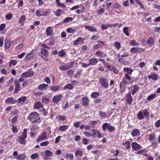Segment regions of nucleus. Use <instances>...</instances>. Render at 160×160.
Returning <instances> with one entry per match:
<instances>
[{
	"label": "nucleus",
	"mask_w": 160,
	"mask_h": 160,
	"mask_svg": "<svg viewBox=\"0 0 160 160\" xmlns=\"http://www.w3.org/2000/svg\"><path fill=\"white\" fill-rule=\"evenodd\" d=\"M107 68L109 70L113 71L115 74H118V71L115 67L113 66L108 65L107 66Z\"/></svg>",
	"instance_id": "13"
},
{
	"label": "nucleus",
	"mask_w": 160,
	"mask_h": 160,
	"mask_svg": "<svg viewBox=\"0 0 160 160\" xmlns=\"http://www.w3.org/2000/svg\"><path fill=\"white\" fill-rule=\"evenodd\" d=\"M155 138V136L154 134H150L149 137V140L151 142L154 141Z\"/></svg>",
	"instance_id": "51"
},
{
	"label": "nucleus",
	"mask_w": 160,
	"mask_h": 160,
	"mask_svg": "<svg viewBox=\"0 0 160 160\" xmlns=\"http://www.w3.org/2000/svg\"><path fill=\"white\" fill-rule=\"evenodd\" d=\"M90 65H95L98 62V59L95 58H93L89 60Z\"/></svg>",
	"instance_id": "24"
},
{
	"label": "nucleus",
	"mask_w": 160,
	"mask_h": 160,
	"mask_svg": "<svg viewBox=\"0 0 160 160\" xmlns=\"http://www.w3.org/2000/svg\"><path fill=\"white\" fill-rule=\"evenodd\" d=\"M93 133L91 134V136L93 137H97L98 138L102 137L100 132L97 129H93L92 130Z\"/></svg>",
	"instance_id": "8"
},
{
	"label": "nucleus",
	"mask_w": 160,
	"mask_h": 160,
	"mask_svg": "<svg viewBox=\"0 0 160 160\" xmlns=\"http://www.w3.org/2000/svg\"><path fill=\"white\" fill-rule=\"evenodd\" d=\"M62 10L60 9H58L55 13V14L57 16H59L62 14Z\"/></svg>",
	"instance_id": "62"
},
{
	"label": "nucleus",
	"mask_w": 160,
	"mask_h": 160,
	"mask_svg": "<svg viewBox=\"0 0 160 160\" xmlns=\"http://www.w3.org/2000/svg\"><path fill=\"white\" fill-rule=\"evenodd\" d=\"M42 104L39 101L36 103L34 106V108L35 109H40L41 108H42Z\"/></svg>",
	"instance_id": "27"
},
{
	"label": "nucleus",
	"mask_w": 160,
	"mask_h": 160,
	"mask_svg": "<svg viewBox=\"0 0 160 160\" xmlns=\"http://www.w3.org/2000/svg\"><path fill=\"white\" fill-rule=\"evenodd\" d=\"M68 126L66 125H63L60 126L59 128V130L63 132H66L68 129Z\"/></svg>",
	"instance_id": "32"
},
{
	"label": "nucleus",
	"mask_w": 160,
	"mask_h": 160,
	"mask_svg": "<svg viewBox=\"0 0 160 160\" xmlns=\"http://www.w3.org/2000/svg\"><path fill=\"white\" fill-rule=\"evenodd\" d=\"M96 55L100 58H103L105 57L106 55L103 52L100 51H98L96 52Z\"/></svg>",
	"instance_id": "31"
},
{
	"label": "nucleus",
	"mask_w": 160,
	"mask_h": 160,
	"mask_svg": "<svg viewBox=\"0 0 160 160\" xmlns=\"http://www.w3.org/2000/svg\"><path fill=\"white\" fill-rule=\"evenodd\" d=\"M66 31L70 33H74L76 31L74 28H69L67 29Z\"/></svg>",
	"instance_id": "38"
},
{
	"label": "nucleus",
	"mask_w": 160,
	"mask_h": 160,
	"mask_svg": "<svg viewBox=\"0 0 160 160\" xmlns=\"http://www.w3.org/2000/svg\"><path fill=\"white\" fill-rule=\"evenodd\" d=\"M62 95L60 94L56 95L53 98L52 101L54 103L57 104L60 101L62 100Z\"/></svg>",
	"instance_id": "5"
},
{
	"label": "nucleus",
	"mask_w": 160,
	"mask_h": 160,
	"mask_svg": "<svg viewBox=\"0 0 160 160\" xmlns=\"http://www.w3.org/2000/svg\"><path fill=\"white\" fill-rule=\"evenodd\" d=\"M48 86V85L47 84L45 83L42 84H40L38 86V88L39 90H46L47 89Z\"/></svg>",
	"instance_id": "19"
},
{
	"label": "nucleus",
	"mask_w": 160,
	"mask_h": 160,
	"mask_svg": "<svg viewBox=\"0 0 160 160\" xmlns=\"http://www.w3.org/2000/svg\"><path fill=\"white\" fill-rule=\"evenodd\" d=\"M85 29H88L89 31L92 32H97V29L93 26H85Z\"/></svg>",
	"instance_id": "21"
},
{
	"label": "nucleus",
	"mask_w": 160,
	"mask_h": 160,
	"mask_svg": "<svg viewBox=\"0 0 160 160\" xmlns=\"http://www.w3.org/2000/svg\"><path fill=\"white\" fill-rule=\"evenodd\" d=\"M41 8H39L38 10L36 12V15L38 17H40L42 15V14L40 12Z\"/></svg>",
	"instance_id": "61"
},
{
	"label": "nucleus",
	"mask_w": 160,
	"mask_h": 160,
	"mask_svg": "<svg viewBox=\"0 0 160 160\" xmlns=\"http://www.w3.org/2000/svg\"><path fill=\"white\" fill-rule=\"evenodd\" d=\"M123 33L125 35L128 37L130 35L129 33V28L128 27H125L123 28Z\"/></svg>",
	"instance_id": "36"
},
{
	"label": "nucleus",
	"mask_w": 160,
	"mask_h": 160,
	"mask_svg": "<svg viewBox=\"0 0 160 160\" xmlns=\"http://www.w3.org/2000/svg\"><path fill=\"white\" fill-rule=\"evenodd\" d=\"M27 129L26 128L24 129L22 135L17 138V141L20 144H24L26 143L25 139L27 137Z\"/></svg>",
	"instance_id": "2"
},
{
	"label": "nucleus",
	"mask_w": 160,
	"mask_h": 160,
	"mask_svg": "<svg viewBox=\"0 0 160 160\" xmlns=\"http://www.w3.org/2000/svg\"><path fill=\"white\" fill-rule=\"evenodd\" d=\"M49 143V142L48 141H46L45 142H43L40 144V145L41 146L44 147L48 145Z\"/></svg>",
	"instance_id": "59"
},
{
	"label": "nucleus",
	"mask_w": 160,
	"mask_h": 160,
	"mask_svg": "<svg viewBox=\"0 0 160 160\" xmlns=\"http://www.w3.org/2000/svg\"><path fill=\"white\" fill-rule=\"evenodd\" d=\"M131 135L133 137L138 136L140 135V132L139 130L137 129H133L131 133Z\"/></svg>",
	"instance_id": "16"
},
{
	"label": "nucleus",
	"mask_w": 160,
	"mask_h": 160,
	"mask_svg": "<svg viewBox=\"0 0 160 160\" xmlns=\"http://www.w3.org/2000/svg\"><path fill=\"white\" fill-rule=\"evenodd\" d=\"M115 129V128L113 126L110 125L108 131L110 132H113Z\"/></svg>",
	"instance_id": "60"
},
{
	"label": "nucleus",
	"mask_w": 160,
	"mask_h": 160,
	"mask_svg": "<svg viewBox=\"0 0 160 160\" xmlns=\"http://www.w3.org/2000/svg\"><path fill=\"white\" fill-rule=\"evenodd\" d=\"M147 43L151 46H153L154 41L153 37H149L147 40Z\"/></svg>",
	"instance_id": "22"
},
{
	"label": "nucleus",
	"mask_w": 160,
	"mask_h": 160,
	"mask_svg": "<svg viewBox=\"0 0 160 160\" xmlns=\"http://www.w3.org/2000/svg\"><path fill=\"white\" fill-rule=\"evenodd\" d=\"M99 82L103 87L106 89L108 88V84L106 78H100L99 79Z\"/></svg>",
	"instance_id": "4"
},
{
	"label": "nucleus",
	"mask_w": 160,
	"mask_h": 160,
	"mask_svg": "<svg viewBox=\"0 0 160 160\" xmlns=\"http://www.w3.org/2000/svg\"><path fill=\"white\" fill-rule=\"evenodd\" d=\"M126 99L127 102L128 104L129 105H131L132 104L133 98L132 97L131 94L130 93H128L127 94Z\"/></svg>",
	"instance_id": "17"
},
{
	"label": "nucleus",
	"mask_w": 160,
	"mask_h": 160,
	"mask_svg": "<svg viewBox=\"0 0 160 160\" xmlns=\"http://www.w3.org/2000/svg\"><path fill=\"white\" fill-rule=\"evenodd\" d=\"M46 32L48 36H50L52 35V31L50 27H49L47 28Z\"/></svg>",
	"instance_id": "37"
},
{
	"label": "nucleus",
	"mask_w": 160,
	"mask_h": 160,
	"mask_svg": "<svg viewBox=\"0 0 160 160\" xmlns=\"http://www.w3.org/2000/svg\"><path fill=\"white\" fill-rule=\"evenodd\" d=\"M49 101L48 98L46 97H43L42 99V102L45 104L48 103Z\"/></svg>",
	"instance_id": "54"
},
{
	"label": "nucleus",
	"mask_w": 160,
	"mask_h": 160,
	"mask_svg": "<svg viewBox=\"0 0 160 160\" xmlns=\"http://www.w3.org/2000/svg\"><path fill=\"white\" fill-rule=\"evenodd\" d=\"M108 24H102L101 25V28L103 30H105L107 29L108 28Z\"/></svg>",
	"instance_id": "58"
},
{
	"label": "nucleus",
	"mask_w": 160,
	"mask_h": 160,
	"mask_svg": "<svg viewBox=\"0 0 160 160\" xmlns=\"http://www.w3.org/2000/svg\"><path fill=\"white\" fill-rule=\"evenodd\" d=\"M133 82V81H130L129 82L127 81L125 78H123L122 79V82L120 83H122V85L123 84H131Z\"/></svg>",
	"instance_id": "45"
},
{
	"label": "nucleus",
	"mask_w": 160,
	"mask_h": 160,
	"mask_svg": "<svg viewBox=\"0 0 160 160\" xmlns=\"http://www.w3.org/2000/svg\"><path fill=\"white\" fill-rule=\"evenodd\" d=\"M30 157L32 159H38L39 158V154L35 153L32 154Z\"/></svg>",
	"instance_id": "49"
},
{
	"label": "nucleus",
	"mask_w": 160,
	"mask_h": 160,
	"mask_svg": "<svg viewBox=\"0 0 160 160\" xmlns=\"http://www.w3.org/2000/svg\"><path fill=\"white\" fill-rule=\"evenodd\" d=\"M27 119L29 120L32 123H40L41 122L39 115L36 112L30 113L27 117Z\"/></svg>",
	"instance_id": "1"
},
{
	"label": "nucleus",
	"mask_w": 160,
	"mask_h": 160,
	"mask_svg": "<svg viewBox=\"0 0 160 160\" xmlns=\"http://www.w3.org/2000/svg\"><path fill=\"white\" fill-rule=\"evenodd\" d=\"M12 15L11 14H7L5 17L6 19L8 20H10L12 18Z\"/></svg>",
	"instance_id": "63"
},
{
	"label": "nucleus",
	"mask_w": 160,
	"mask_h": 160,
	"mask_svg": "<svg viewBox=\"0 0 160 160\" xmlns=\"http://www.w3.org/2000/svg\"><path fill=\"white\" fill-rule=\"evenodd\" d=\"M26 157L27 156L24 153H23L17 156L15 158L19 160H24L26 158Z\"/></svg>",
	"instance_id": "26"
},
{
	"label": "nucleus",
	"mask_w": 160,
	"mask_h": 160,
	"mask_svg": "<svg viewBox=\"0 0 160 160\" xmlns=\"http://www.w3.org/2000/svg\"><path fill=\"white\" fill-rule=\"evenodd\" d=\"M139 88V87L138 85L135 84L133 86V89L132 91V94L134 95L136 92H137Z\"/></svg>",
	"instance_id": "30"
},
{
	"label": "nucleus",
	"mask_w": 160,
	"mask_h": 160,
	"mask_svg": "<svg viewBox=\"0 0 160 160\" xmlns=\"http://www.w3.org/2000/svg\"><path fill=\"white\" fill-rule=\"evenodd\" d=\"M73 88V86L71 84H68L65 86L63 88V90H65L67 89H72Z\"/></svg>",
	"instance_id": "39"
},
{
	"label": "nucleus",
	"mask_w": 160,
	"mask_h": 160,
	"mask_svg": "<svg viewBox=\"0 0 160 160\" xmlns=\"http://www.w3.org/2000/svg\"><path fill=\"white\" fill-rule=\"evenodd\" d=\"M143 115L146 117H148L149 116V113L147 109H144L142 111Z\"/></svg>",
	"instance_id": "50"
},
{
	"label": "nucleus",
	"mask_w": 160,
	"mask_h": 160,
	"mask_svg": "<svg viewBox=\"0 0 160 160\" xmlns=\"http://www.w3.org/2000/svg\"><path fill=\"white\" fill-rule=\"evenodd\" d=\"M83 39L82 38L79 37L74 42L73 44L74 45H77L82 42H83L82 40Z\"/></svg>",
	"instance_id": "28"
},
{
	"label": "nucleus",
	"mask_w": 160,
	"mask_h": 160,
	"mask_svg": "<svg viewBox=\"0 0 160 160\" xmlns=\"http://www.w3.org/2000/svg\"><path fill=\"white\" fill-rule=\"evenodd\" d=\"M66 52L63 50H62L58 52V55L60 57H62L65 55Z\"/></svg>",
	"instance_id": "53"
},
{
	"label": "nucleus",
	"mask_w": 160,
	"mask_h": 160,
	"mask_svg": "<svg viewBox=\"0 0 160 160\" xmlns=\"http://www.w3.org/2000/svg\"><path fill=\"white\" fill-rule=\"evenodd\" d=\"M123 71L126 72L125 74H127L128 75H131L133 72L132 69L130 68H124Z\"/></svg>",
	"instance_id": "25"
},
{
	"label": "nucleus",
	"mask_w": 160,
	"mask_h": 160,
	"mask_svg": "<svg viewBox=\"0 0 160 160\" xmlns=\"http://www.w3.org/2000/svg\"><path fill=\"white\" fill-rule=\"evenodd\" d=\"M147 77L149 79H152L155 81L157 80L158 79V75L155 73L148 75Z\"/></svg>",
	"instance_id": "18"
},
{
	"label": "nucleus",
	"mask_w": 160,
	"mask_h": 160,
	"mask_svg": "<svg viewBox=\"0 0 160 160\" xmlns=\"http://www.w3.org/2000/svg\"><path fill=\"white\" fill-rule=\"evenodd\" d=\"M137 117L139 120H143L144 118V115L142 112L140 111L137 114Z\"/></svg>",
	"instance_id": "29"
},
{
	"label": "nucleus",
	"mask_w": 160,
	"mask_h": 160,
	"mask_svg": "<svg viewBox=\"0 0 160 160\" xmlns=\"http://www.w3.org/2000/svg\"><path fill=\"white\" fill-rule=\"evenodd\" d=\"M47 133L45 132H43L38 137L37 141L40 142L42 140H47Z\"/></svg>",
	"instance_id": "7"
},
{
	"label": "nucleus",
	"mask_w": 160,
	"mask_h": 160,
	"mask_svg": "<svg viewBox=\"0 0 160 160\" xmlns=\"http://www.w3.org/2000/svg\"><path fill=\"white\" fill-rule=\"evenodd\" d=\"M14 82L15 83V88L14 92L15 93H17L20 90V87L19 83L16 80L14 81Z\"/></svg>",
	"instance_id": "11"
},
{
	"label": "nucleus",
	"mask_w": 160,
	"mask_h": 160,
	"mask_svg": "<svg viewBox=\"0 0 160 160\" xmlns=\"http://www.w3.org/2000/svg\"><path fill=\"white\" fill-rule=\"evenodd\" d=\"M143 50V49L141 48L133 47L131 49L130 52L132 53H139L141 52V50Z\"/></svg>",
	"instance_id": "14"
},
{
	"label": "nucleus",
	"mask_w": 160,
	"mask_h": 160,
	"mask_svg": "<svg viewBox=\"0 0 160 160\" xmlns=\"http://www.w3.org/2000/svg\"><path fill=\"white\" fill-rule=\"evenodd\" d=\"M11 41L10 39L7 38L5 41V48L7 49L9 48L11 46Z\"/></svg>",
	"instance_id": "20"
},
{
	"label": "nucleus",
	"mask_w": 160,
	"mask_h": 160,
	"mask_svg": "<svg viewBox=\"0 0 160 160\" xmlns=\"http://www.w3.org/2000/svg\"><path fill=\"white\" fill-rule=\"evenodd\" d=\"M82 104L84 106L87 105L89 102V99L87 96L83 97L82 99Z\"/></svg>",
	"instance_id": "12"
},
{
	"label": "nucleus",
	"mask_w": 160,
	"mask_h": 160,
	"mask_svg": "<svg viewBox=\"0 0 160 160\" xmlns=\"http://www.w3.org/2000/svg\"><path fill=\"white\" fill-rule=\"evenodd\" d=\"M23 46V45L21 43L18 44L15 47V49L17 50H19L20 49L22 48Z\"/></svg>",
	"instance_id": "64"
},
{
	"label": "nucleus",
	"mask_w": 160,
	"mask_h": 160,
	"mask_svg": "<svg viewBox=\"0 0 160 160\" xmlns=\"http://www.w3.org/2000/svg\"><path fill=\"white\" fill-rule=\"evenodd\" d=\"M123 145H126L125 148L128 149L131 148L130 146V143L128 141H127L125 142H123Z\"/></svg>",
	"instance_id": "41"
},
{
	"label": "nucleus",
	"mask_w": 160,
	"mask_h": 160,
	"mask_svg": "<svg viewBox=\"0 0 160 160\" xmlns=\"http://www.w3.org/2000/svg\"><path fill=\"white\" fill-rule=\"evenodd\" d=\"M26 19V17L24 15H22L20 18L19 22L21 24L22 26L24 25V22Z\"/></svg>",
	"instance_id": "23"
},
{
	"label": "nucleus",
	"mask_w": 160,
	"mask_h": 160,
	"mask_svg": "<svg viewBox=\"0 0 160 160\" xmlns=\"http://www.w3.org/2000/svg\"><path fill=\"white\" fill-rule=\"evenodd\" d=\"M17 63V61L16 60H11L10 62L9 66V67H11L12 64L13 66H15L16 64Z\"/></svg>",
	"instance_id": "47"
},
{
	"label": "nucleus",
	"mask_w": 160,
	"mask_h": 160,
	"mask_svg": "<svg viewBox=\"0 0 160 160\" xmlns=\"http://www.w3.org/2000/svg\"><path fill=\"white\" fill-rule=\"evenodd\" d=\"M34 74V72L33 71H28L23 73L22 76L25 78H27L32 77Z\"/></svg>",
	"instance_id": "6"
},
{
	"label": "nucleus",
	"mask_w": 160,
	"mask_h": 160,
	"mask_svg": "<svg viewBox=\"0 0 160 160\" xmlns=\"http://www.w3.org/2000/svg\"><path fill=\"white\" fill-rule=\"evenodd\" d=\"M132 148L135 151H138L142 148V147L136 142H133L131 144Z\"/></svg>",
	"instance_id": "10"
},
{
	"label": "nucleus",
	"mask_w": 160,
	"mask_h": 160,
	"mask_svg": "<svg viewBox=\"0 0 160 160\" xmlns=\"http://www.w3.org/2000/svg\"><path fill=\"white\" fill-rule=\"evenodd\" d=\"M19 119V118L18 116H15L11 120V122L13 123L16 122L18 121V120Z\"/></svg>",
	"instance_id": "55"
},
{
	"label": "nucleus",
	"mask_w": 160,
	"mask_h": 160,
	"mask_svg": "<svg viewBox=\"0 0 160 160\" xmlns=\"http://www.w3.org/2000/svg\"><path fill=\"white\" fill-rule=\"evenodd\" d=\"M44 154L47 157H51L53 155L52 152L49 150H46Z\"/></svg>",
	"instance_id": "35"
},
{
	"label": "nucleus",
	"mask_w": 160,
	"mask_h": 160,
	"mask_svg": "<svg viewBox=\"0 0 160 160\" xmlns=\"http://www.w3.org/2000/svg\"><path fill=\"white\" fill-rule=\"evenodd\" d=\"M17 101L16 99H14L12 97H10L6 99L5 102L7 104H12L17 103Z\"/></svg>",
	"instance_id": "9"
},
{
	"label": "nucleus",
	"mask_w": 160,
	"mask_h": 160,
	"mask_svg": "<svg viewBox=\"0 0 160 160\" xmlns=\"http://www.w3.org/2000/svg\"><path fill=\"white\" fill-rule=\"evenodd\" d=\"M34 49H33L25 57V60L28 61L34 55Z\"/></svg>",
	"instance_id": "15"
},
{
	"label": "nucleus",
	"mask_w": 160,
	"mask_h": 160,
	"mask_svg": "<svg viewBox=\"0 0 160 160\" xmlns=\"http://www.w3.org/2000/svg\"><path fill=\"white\" fill-rule=\"evenodd\" d=\"M60 89V87L59 86H52L51 87L50 90L53 92H57Z\"/></svg>",
	"instance_id": "33"
},
{
	"label": "nucleus",
	"mask_w": 160,
	"mask_h": 160,
	"mask_svg": "<svg viewBox=\"0 0 160 160\" xmlns=\"http://www.w3.org/2000/svg\"><path fill=\"white\" fill-rule=\"evenodd\" d=\"M114 45L116 49L119 50L121 48V45L120 43L118 42H114Z\"/></svg>",
	"instance_id": "52"
},
{
	"label": "nucleus",
	"mask_w": 160,
	"mask_h": 160,
	"mask_svg": "<svg viewBox=\"0 0 160 160\" xmlns=\"http://www.w3.org/2000/svg\"><path fill=\"white\" fill-rule=\"evenodd\" d=\"M119 86H120V92L121 93H122L125 90L126 88L124 87H123L122 85V83H120L119 84Z\"/></svg>",
	"instance_id": "46"
},
{
	"label": "nucleus",
	"mask_w": 160,
	"mask_h": 160,
	"mask_svg": "<svg viewBox=\"0 0 160 160\" xmlns=\"http://www.w3.org/2000/svg\"><path fill=\"white\" fill-rule=\"evenodd\" d=\"M39 55L45 61H48V52L45 49H42L41 52L39 53Z\"/></svg>",
	"instance_id": "3"
},
{
	"label": "nucleus",
	"mask_w": 160,
	"mask_h": 160,
	"mask_svg": "<svg viewBox=\"0 0 160 160\" xmlns=\"http://www.w3.org/2000/svg\"><path fill=\"white\" fill-rule=\"evenodd\" d=\"M27 99L26 97L25 96L19 98L18 100V102H24Z\"/></svg>",
	"instance_id": "48"
},
{
	"label": "nucleus",
	"mask_w": 160,
	"mask_h": 160,
	"mask_svg": "<svg viewBox=\"0 0 160 160\" xmlns=\"http://www.w3.org/2000/svg\"><path fill=\"white\" fill-rule=\"evenodd\" d=\"M110 125V124L108 123H106L103 124L102 126L103 130L104 131H105L107 130H108Z\"/></svg>",
	"instance_id": "34"
},
{
	"label": "nucleus",
	"mask_w": 160,
	"mask_h": 160,
	"mask_svg": "<svg viewBox=\"0 0 160 160\" xmlns=\"http://www.w3.org/2000/svg\"><path fill=\"white\" fill-rule=\"evenodd\" d=\"M83 155L82 152L80 150H77L75 152V155L77 156L78 155H79L80 156H82Z\"/></svg>",
	"instance_id": "44"
},
{
	"label": "nucleus",
	"mask_w": 160,
	"mask_h": 160,
	"mask_svg": "<svg viewBox=\"0 0 160 160\" xmlns=\"http://www.w3.org/2000/svg\"><path fill=\"white\" fill-rule=\"evenodd\" d=\"M74 18L70 17L65 18L63 21L62 22L64 23H67L69 22L70 21H72Z\"/></svg>",
	"instance_id": "42"
},
{
	"label": "nucleus",
	"mask_w": 160,
	"mask_h": 160,
	"mask_svg": "<svg viewBox=\"0 0 160 160\" xmlns=\"http://www.w3.org/2000/svg\"><path fill=\"white\" fill-rule=\"evenodd\" d=\"M59 69L62 71L68 70L67 66H61L59 67Z\"/></svg>",
	"instance_id": "57"
},
{
	"label": "nucleus",
	"mask_w": 160,
	"mask_h": 160,
	"mask_svg": "<svg viewBox=\"0 0 160 160\" xmlns=\"http://www.w3.org/2000/svg\"><path fill=\"white\" fill-rule=\"evenodd\" d=\"M99 96V93L97 92H93L91 94L92 97L94 99L98 98Z\"/></svg>",
	"instance_id": "40"
},
{
	"label": "nucleus",
	"mask_w": 160,
	"mask_h": 160,
	"mask_svg": "<svg viewBox=\"0 0 160 160\" xmlns=\"http://www.w3.org/2000/svg\"><path fill=\"white\" fill-rule=\"evenodd\" d=\"M156 97V95L155 94H153L148 96V97L147 100L150 101L151 100L155 98Z\"/></svg>",
	"instance_id": "43"
},
{
	"label": "nucleus",
	"mask_w": 160,
	"mask_h": 160,
	"mask_svg": "<svg viewBox=\"0 0 160 160\" xmlns=\"http://www.w3.org/2000/svg\"><path fill=\"white\" fill-rule=\"evenodd\" d=\"M99 115L100 117L103 118L106 117L107 115L105 112L102 111H100L99 112Z\"/></svg>",
	"instance_id": "56"
}]
</instances>
